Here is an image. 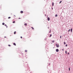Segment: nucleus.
<instances>
[{
    "label": "nucleus",
    "mask_w": 73,
    "mask_h": 73,
    "mask_svg": "<svg viewBox=\"0 0 73 73\" xmlns=\"http://www.w3.org/2000/svg\"><path fill=\"white\" fill-rule=\"evenodd\" d=\"M14 16H15V17H16V16L15 15H14Z\"/></svg>",
    "instance_id": "obj_32"
},
{
    "label": "nucleus",
    "mask_w": 73,
    "mask_h": 73,
    "mask_svg": "<svg viewBox=\"0 0 73 73\" xmlns=\"http://www.w3.org/2000/svg\"><path fill=\"white\" fill-rule=\"evenodd\" d=\"M70 29H69L68 30V32H70Z\"/></svg>",
    "instance_id": "obj_22"
},
{
    "label": "nucleus",
    "mask_w": 73,
    "mask_h": 73,
    "mask_svg": "<svg viewBox=\"0 0 73 73\" xmlns=\"http://www.w3.org/2000/svg\"><path fill=\"white\" fill-rule=\"evenodd\" d=\"M5 27H6L7 28H8V26H7V25L6 24H5Z\"/></svg>",
    "instance_id": "obj_5"
},
{
    "label": "nucleus",
    "mask_w": 73,
    "mask_h": 73,
    "mask_svg": "<svg viewBox=\"0 0 73 73\" xmlns=\"http://www.w3.org/2000/svg\"><path fill=\"white\" fill-rule=\"evenodd\" d=\"M66 44V43H65V42H64V44Z\"/></svg>",
    "instance_id": "obj_25"
},
{
    "label": "nucleus",
    "mask_w": 73,
    "mask_h": 73,
    "mask_svg": "<svg viewBox=\"0 0 73 73\" xmlns=\"http://www.w3.org/2000/svg\"><path fill=\"white\" fill-rule=\"evenodd\" d=\"M57 16H58V15H57V14H56V15H55V17H57Z\"/></svg>",
    "instance_id": "obj_11"
},
{
    "label": "nucleus",
    "mask_w": 73,
    "mask_h": 73,
    "mask_svg": "<svg viewBox=\"0 0 73 73\" xmlns=\"http://www.w3.org/2000/svg\"><path fill=\"white\" fill-rule=\"evenodd\" d=\"M8 19H11V17H8Z\"/></svg>",
    "instance_id": "obj_20"
},
{
    "label": "nucleus",
    "mask_w": 73,
    "mask_h": 73,
    "mask_svg": "<svg viewBox=\"0 0 73 73\" xmlns=\"http://www.w3.org/2000/svg\"><path fill=\"white\" fill-rule=\"evenodd\" d=\"M70 31L71 32H72V29H71Z\"/></svg>",
    "instance_id": "obj_9"
},
{
    "label": "nucleus",
    "mask_w": 73,
    "mask_h": 73,
    "mask_svg": "<svg viewBox=\"0 0 73 73\" xmlns=\"http://www.w3.org/2000/svg\"><path fill=\"white\" fill-rule=\"evenodd\" d=\"M13 45H15V46H16V43H13Z\"/></svg>",
    "instance_id": "obj_6"
},
{
    "label": "nucleus",
    "mask_w": 73,
    "mask_h": 73,
    "mask_svg": "<svg viewBox=\"0 0 73 73\" xmlns=\"http://www.w3.org/2000/svg\"><path fill=\"white\" fill-rule=\"evenodd\" d=\"M53 5H54V3H53V2L52 4V6H53Z\"/></svg>",
    "instance_id": "obj_12"
},
{
    "label": "nucleus",
    "mask_w": 73,
    "mask_h": 73,
    "mask_svg": "<svg viewBox=\"0 0 73 73\" xmlns=\"http://www.w3.org/2000/svg\"><path fill=\"white\" fill-rule=\"evenodd\" d=\"M5 25V23H2V25Z\"/></svg>",
    "instance_id": "obj_10"
},
{
    "label": "nucleus",
    "mask_w": 73,
    "mask_h": 73,
    "mask_svg": "<svg viewBox=\"0 0 73 73\" xmlns=\"http://www.w3.org/2000/svg\"><path fill=\"white\" fill-rule=\"evenodd\" d=\"M31 28H32L33 29H34V28H33V27H31Z\"/></svg>",
    "instance_id": "obj_15"
},
{
    "label": "nucleus",
    "mask_w": 73,
    "mask_h": 73,
    "mask_svg": "<svg viewBox=\"0 0 73 73\" xmlns=\"http://www.w3.org/2000/svg\"><path fill=\"white\" fill-rule=\"evenodd\" d=\"M52 36V34H50V36H49V37H50Z\"/></svg>",
    "instance_id": "obj_7"
},
{
    "label": "nucleus",
    "mask_w": 73,
    "mask_h": 73,
    "mask_svg": "<svg viewBox=\"0 0 73 73\" xmlns=\"http://www.w3.org/2000/svg\"><path fill=\"white\" fill-rule=\"evenodd\" d=\"M69 71H70V68H69Z\"/></svg>",
    "instance_id": "obj_26"
},
{
    "label": "nucleus",
    "mask_w": 73,
    "mask_h": 73,
    "mask_svg": "<svg viewBox=\"0 0 73 73\" xmlns=\"http://www.w3.org/2000/svg\"><path fill=\"white\" fill-rule=\"evenodd\" d=\"M60 38H61V36H60Z\"/></svg>",
    "instance_id": "obj_28"
},
{
    "label": "nucleus",
    "mask_w": 73,
    "mask_h": 73,
    "mask_svg": "<svg viewBox=\"0 0 73 73\" xmlns=\"http://www.w3.org/2000/svg\"><path fill=\"white\" fill-rule=\"evenodd\" d=\"M16 31H15L14 32V35H15V34H16Z\"/></svg>",
    "instance_id": "obj_13"
},
{
    "label": "nucleus",
    "mask_w": 73,
    "mask_h": 73,
    "mask_svg": "<svg viewBox=\"0 0 73 73\" xmlns=\"http://www.w3.org/2000/svg\"><path fill=\"white\" fill-rule=\"evenodd\" d=\"M24 25H26L27 26V23H25Z\"/></svg>",
    "instance_id": "obj_8"
},
{
    "label": "nucleus",
    "mask_w": 73,
    "mask_h": 73,
    "mask_svg": "<svg viewBox=\"0 0 73 73\" xmlns=\"http://www.w3.org/2000/svg\"><path fill=\"white\" fill-rule=\"evenodd\" d=\"M65 46H68V45L67 44H66Z\"/></svg>",
    "instance_id": "obj_23"
},
{
    "label": "nucleus",
    "mask_w": 73,
    "mask_h": 73,
    "mask_svg": "<svg viewBox=\"0 0 73 73\" xmlns=\"http://www.w3.org/2000/svg\"><path fill=\"white\" fill-rule=\"evenodd\" d=\"M48 21H49V20H50V18H49V17L48 18Z\"/></svg>",
    "instance_id": "obj_3"
},
{
    "label": "nucleus",
    "mask_w": 73,
    "mask_h": 73,
    "mask_svg": "<svg viewBox=\"0 0 73 73\" xmlns=\"http://www.w3.org/2000/svg\"><path fill=\"white\" fill-rule=\"evenodd\" d=\"M21 13H23V11H21Z\"/></svg>",
    "instance_id": "obj_4"
},
{
    "label": "nucleus",
    "mask_w": 73,
    "mask_h": 73,
    "mask_svg": "<svg viewBox=\"0 0 73 73\" xmlns=\"http://www.w3.org/2000/svg\"><path fill=\"white\" fill-rule=\"evenodd\" d=\"M54 42V40H53L52 41V42H53V43Z\"/></svg>",
    "instance_id": "obj_19"
},
{
    "label": "nucleus",
    "mask_w": 73,
    "mask_h": 73,
    "mask_svg": "<svg viewBox=\"0 0 73 73\" xmlns=\"http://www.w3.org/2000/svg\"><path fill=\"white\" fill-rule=\"evenodd\" d=\"M6 37H5H5H4V38H5Z\"/></svg>",
    "instance_id": "obj_30"
},
{
    "label": "nucleus",
    "mask_w": 73,
    "mask_h": 73,
    "mask_svg": "<svg viewBox=\"0 0 73 73\" xmlns=\"http://www.w3.org/2000/svg\"><path fill=\"white\" fill-rule=\"evenodd\" d=\"M21 38H23V37H22V36H21Z\"/></svg>",
    "instance_id": "obj_24"
},
{
    "label": "nucleus",
    "mask_w": 73,
    "mask_h": 73,
    "mask_svg": "<svg viewBox=\"0 0 73 73\" xmlns=\"http://www.w3.org/2000/svg\"><path fill=\"white\" fill-rule=\"evenodd\" d=\"M62 50H64V49H62Z\"/></svg>",
    "instance_id": "obj_31"
},
{
    "label": "nucleus",
    "mask_w": 73,
    "mask_h": 73,
    "mask_svg": "<svg viewBox=\"0 0 73 73\" xmlns=\"http://www.w3.org/2000/svg\"><path fill=\"white\" fill-rule=\"evenodd\" d=\"M56 52H58V51H59V50H58V49H57L56 50Z\"/></svg>",
    "instance_id": "obj_2"
},
{
    "label": "nucleus",
    "mask_w": 73,
    "mask_h": 73,
    "mask_svg": "<svg viewBox=\"0 0 73 73\" xmlns=\"http://www.w3.org/2000/svg\"><path fill=\"white\" fill-rule=\"evenodd\" d=\"M8 46H11V45H10V44H9L8 45Z\"/></svg>",
    "instance_id": "obj_17"
},
{
    "label": "nucleus",
    "mask_w": 73,
    "mask_h": 73,
    "mask_svg": "<svg viewBox=\"0 0 73 73\" xmlns=\"http://www.w3.org/2000/svg\"><path fill=\"white\" fill-rule=\"evenodd\" d=\"M56 46L57 48H59V47L60 46H59V44H56Z\"/></svg>",
    "instance_id": "obj_1"
},
{
    "label": "nucleus",
    "mask_w": 73,
    "mask_h": 73,
    "mask_svg": "<svg viewBox=\"0 0 73 73\" xmlns=\"http://www.w3.org/2000/svg\"><path fill=\"white\" fill-rule=\"evenodd\" d=\"M68 54H69V52H68Z\"/></svg>",
    "instance_id": "obj_27"
},
{
    "label": "nucleus",
    "mask_w": 73,
    "mask_h": 73,
    "mask_svg": "<svg viewBox=\"0 0 73 73\" xmlns=\"http://www.w3.org/2000/svg\"><path fill=\"white\" fill-rule=\"evenodd\" d=\"M61 2H62V1H60V2L59 3V4H60L61 3Z\"/></svg>",
    "instance_id": "obj_16"
},
{
    "label": "nucleus",
    "mask_w": 73,
    "mask_h": 73,
    "mask_svg": "<svg viewBox=\"0 0 73 73\" xmlns=\"http://www.w3.org/2000/svg\"><path fill=\"white\" fill-rule=\"evenodd\" d=\"M65 52H66V54H67V52L66 51Z\"/></svg>",
    "instance_id": "obj_18"
},
{
    "label": "nucleus",
    "mask_w": 73,
    "mask_h": 73,
    "mask_svg": "<svg viewBox=\"0 0 73 73\" xmlns=\"http://www.w3.org/2000/svg\"><path fill=\"white\" fill-rule=\"evenodd\" d=\"M13 23H15V21H14L13 22Z\"/></svg>",
    "instance_id": "obj_21"
},
{
    "label": "nucleus",
    "mask_w": 73,
    "mask_h": 73,
    "mask_svg": "<svg viewBox=\"0 0 73 73\" xmlns=\"http://www.w3.org/2000/svg\"><path fill=\"white\" fill-rule=\"evenodd\" d=\"M27 50H25V52H27Z\"/></svg>",
    "instance_id": "obj_14"
},
{
    "label": "nucleus",
    "mask_w": 73,
    "mask_h": 73,
    "mask_svg": "<svg viewBox=\"0 0 73 73\" xmlns=\"http://www.w3.org/2000/svg\"><path fill=\"white\" fill-rule=\"evenodd\" d=\"M21 19V18H19V19Z\"/></svg>",
    "instance_id": "obj_29"
},
{
    "label": "nucleus",
    "mask_w": 73,
    "mask_h": 73,
    "mask_svg": "<svg viewBox=\"0 0 73 73\" xmlns=\"http://www.w3.org/2000/svg\"><path fill=\"white\" fill-rule=\"evenodd\" d=\"M52 9H53V8H52Z\"/></svg>",
    "instance_id": "obj_33"
}]
</instances>
